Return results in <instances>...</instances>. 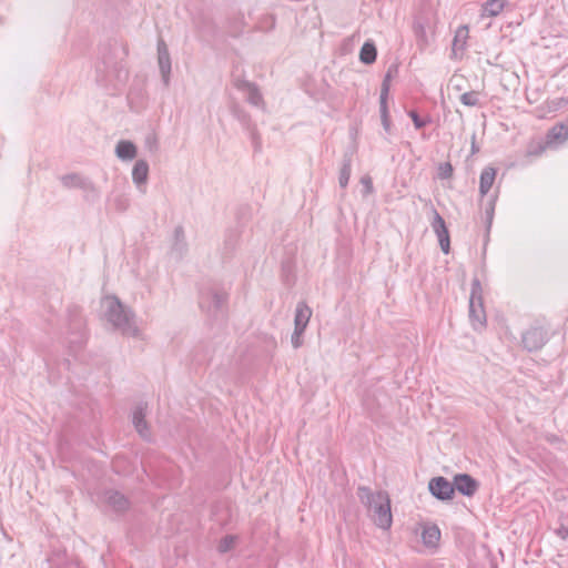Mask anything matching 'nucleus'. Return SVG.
Listing matches in <instances>:
<instances>
[{
    "instance_id": "obj_1",
    "label": "nucleus",
    "mask_w": 568,
    "mask_h": 568,
    "mask_svg": "<svg viewBox=\"0 0 568 568\" xmlns=\"http://www.w3.org/2000/svg\"><path fill=\"white\" fill-rule=\"evenodd\" d=\"M105 321L123 336L142 338L134 312L123 305L116 296L108 295L101 300Z\"/></svg>"
},
{
    "instance_id": "obj_2",
    "label": "nucleus",
    "mask_w": 568,
    "mask_h": 568,
    "mask_svg": "<svg viewBox=\"0 0 568 568\" xmlns=\"http://www.w3.org/2000/svg\"><path fill=\"white\" fill-rule=\"evenodd\" d=\"M357 496L361 503L367 507L375 525L388 530L393 523L388 494L385 491L373 493L367 487H358Z\"/></svg>"
},
{
    "instance_id": "obj_3",
    "label": "nucleus",
    "mask_w": 568,
    "mask_h": 568,
    "mask_svg": "<svg viewBox=\"0 0 568 568\" xmlns=\"http://www.w3.org/2000/svg\"><path fill=\"white\" fill-rule=\"evenodd\" d=\"M469 318L475 329H480L486 324V314L483 305V288L479 280L477 278L471 283Z\"/></svg>"
},
{
    "instance_id": "obj_4",
    "label": "nucleus",
    "mask_w": 568,
    "mask_h": 568,
    "mask_svg": "<svg viewBox=\"0 0 568 568\" xmlns=\"http://www.w3.org/2000/svg\"><path fill=\"white\" fill-rule=\"evenodd\" d=\"M432 227L438 239L443 253L448 254L450 248L449 233L444 219L436 210L433 211Z\"/></svg>"
},
{
    "instance_id": "obj_5",
    "label": "nucleus",
    "mask_w": 568,
    "mask_h": 568,
    "mask_svg": "<svg viewBox=\"0 0 568 568\" xmlns=\"http://www.w3.org/2000/svg\"><path fill=\"white\" fill-rule=\"evenodd\" d=\"M430 494L440 500H449L454 495V486L445 477H435L429 480Z\"/></svg>"
},
{
    "instance_id": "obj_6",
    "label": "nucleus",
    "mask_w": 568,
    "mask_h": 568,
    "mask_svg": "<svg viewBox=\"0 0 568 568\" xmlns=\"http://www.w3.org/2000/svg\"><path fill=\"white\" fill-rule=\"evenodd\" d=\"M158 63L165 85L170 83L171 58L166 43L163 40L158 42Z\"/></svg>"
},
{
    "instance_id": "obj_7",
    "label": "nucleus",
    "mask_w": 568,
    "mask_h": 568,
    "mask_svg": "<svg viewBox=\"0 0 568 568\" xmlns=\"http://www.w3.org/2000/svg\"><path fill=\"white\" fill-rule=\"evenodd\" d=\"M547 339V333L540 327H534L528 329L523 336L524 346L532 352L540 349Z\"/></svg>"
},
{
    "instance_id": "obj_8",
    "label": "nucleus",
    "mask_w": 568,
    "mask_h": 568,
    "mask_svg": "<svg viewBox=\"0 0 568 568\" xmlns=\"http://www.w3.org/2000/svg\"><path fill=\"white\" fill-rule=\"evenodd\" d=\"M440 529L435 524H420V537L424 546L435 550L439 546Z\"/></svg>"
},
{
    "instance_id": "obj_9",
    "label": "nucleus",
    "mask_w": 568,
    "mask_h": 568,
    "mask_svg": "<svg viewBox=\"0 0 568 568\" xmlns=\"http://www.w3.org/2000/svg\"><path fill=\"white\" fill-rule=\"evenodd\" d=\"M454 490L457 489L462 495L473 496L478 488L477 481L467 474H458L454 477Z\"/></svg>"
},
{
    "instance_id": "obj_10",
    "label": "nucleus",
    "mask_w": 568,
    "mask_h": 568,
    "mask_svg": "<svg viewBox=\"0 0 568 568\" xmlns=\"http://www.w3.org/2000/svg\"><path fill=\"white\" fill-rule=\"evenodd\" d=\"M146 416V406L145 405H139L132 414V423L136 429V432L140 434L141 437L149 439L150 438V429L148 426V423L145 420Z\"/></svg>"
},
{
    "instance_id": "obj_11",
    "label": "nucleus",
    "mask_w": 568,
    "mask_h": 568,
    "mask_svg": "<svg viewBox=\"0 0 568 568\" xmlns=\"http://www.w3.org/2000/svg\"><path fill=\"white\" fill-rule=\"evenodd\" d=\"M312 317V310L305 302H300L295 308L294 329L305 332L310 320Z\"/></svg>"
},
{
    "instance_id": "obj_12",
    "label": "nucleus",
    "mask_w": 568,
    "mask_h": 568,
    "mask_svg": "<svg viewBox=\"0 0 568 568\" xmlns=\"http://www.w3.org/2000/svg\"><path fill=\"white\" fill-rule=\"evenodd\" d=\"M236 87L246 94L247 101L251 104H253L255 106L263 105L262 94L260 93V91L255 84H253L251 82H246V81H241L236 84Z\"/></svg>"
},
{
    "instance_id": "obj_13",
    "label": "nucleus",
    "mask_w": 568,
    "mask_h": 568,
    "mask_svg": "<svg viewBox=\"0 0 568 568\" xmlns=\"http://www.w3.org/2000/svg\"><path fill=\"white\" fill-rule=\"evenodd\" d=\"M497 171L493 166H486L483 169L479 178V194L484 197L491 189Z\"/></svg>"
},
{
    "instance_id": "obj_14",
    "label": "nucleus",
    "mask_w": 568,
    "mask_h": 568,
    "mask_svg": "<svg viewBox=\"0 0 568 568\" xmlns=\"http://www.w3.org/2000/svg\"><path fill=\"white\" fill-rule=\"evenodd\" d=\"M138 154V149L133 142L121 140L115 146V155L122 161H131Z\"/></svg>"
},
{
    "instance_id": "obj_15",
    "label": "nucleus",
    "mask_w": 568,
    "mask_h": 568,
    "mask_svg": "<svg viewBox=\"0 0 568 568\" xmlns=\"http://www.w3.org/2000/svg\"><path fill=\"white\" fill-rule=\"evenodd\" d=\"M568 140V121L554 125L547 134V144L564 143Z\"/></svg>"
},
{
    "instance_id": "obj_16",
    "label": "nucleus",
    "mask_w": 568,
    "mask_h": 568,
    "mask_svg": "<svg viewBox=\"0 0 568 568\" xmlns=\"http://www.w3.org/2000/svg\"><path fill=\"white\" fill-rule=\"evenodd\" d=\"M226 301V294L219 293L214 291H209L204 293L201 297L202 307H211L220 308Z\"/></svg>"
},
{
    "instance_id": "obj_17",
    "label": "nucleus",
    "mask_w": 568,
    "mask_h": 568,
    "mask_svg": "<svg viewBox=\"0 0 568 568\" xmlns=\"http://www.w3.org/2000/svg\"><path fill=\"white\" fill-rule=\"evenodd\" d=\"M149 175V164L145 160H138L132 170V180L140 187L146 183Z\"/></svg>"
},
{
    "instance_id": "obj_18",
    "label": "nucleus",
    "mask_w": 568,
    "mask_h": 568,
    "mask_svg": "<svg viewBox=\"0 0 568 568\" xmlns=\"http://www.w3.org/2000/svg\"><path fill=\"white\" fill-rule=\"evenodd\" d=\"M105 503L115 511H123L129 508V500L119 491H106Z\"/></svg>"
},
{
    "instance_id": "obj_19",
    "label": "nucleus",
    "mask_w": 568,
    "mask_h": 568,
    "mask_svg": "<svg viewBox=\"0 0 568 568\" xmlns=\"http://www.w3.org/2000/svg\"><path fill=\"white\" fill-rule=\"evenodd\" d=\"M507 0H487L483 4V17H497L505 8Z\"/></svg>"
},
{
    "instance_id": "obj_20",
    "label": "nucleus",
    "mask_w": 568,
    "mask_h": 568,
    "mask_svg": "<svg viewBox=\"0 0 568 568\" xmlns=\"http://www.w3.org/2000/svg\"><path fill=\"white\" fill-rule=\"evenodd\" d=\"M377 51L373 42H365L359 52V60L365 64H371L376 60Z\"/></svg>"
},
{
    "instance_id": "obj_21",
    "label": "nucleus",
    "mask_w": 568,
    "mask_h": 568,
    "mask_svg": "<svg viewBox=\"0 0 568 568\" xmlns=\"http://www.w3.org/2000/svg\"><path fill=\"white\" fill-rule=\"evenodd\" d=\"M468 38V28L466 26L459 27L455 33L453 41V50H464Z\"/></svg>"
},
{
    "instance_id": "obj_22",
    "label": "nucleus",
    "mask_w": 568,
    "mask_h": 568,
    "mask_svg": "<svg viewBox=\"0 0 568 568\" xmlns=\"http://www.w3.org/2000/svg\"><path fill=\"white\" fill-rule=\"evenodd\" d=\"M351 179V163L345 162L341 169L338 182L341 187H346Z\"/></svg>"
},
{
    "instance_id": "obj_23",
    "label": "nucleus",
    "mask_w": 568,
    "mask_h": 568,
    "mask_svg": "<svg viewBox=\"0 0 568 568\" xmlns=\"http://www.w3.org/2000/svg\"><path fill=\"white\" fill-rule=\"evenodd\" d=\"M460 101L466 106H475L478 104V93L475 91L465 92L462 94Z\"/></svg>"
},
{
    "instance_id": "obj_24",
    "label": "nucleus",
    "mask_w": 568,
    "mask_h": 568,
    "mask_svg": "<svg viewBox=\"0 0 568 568\" xmlns=\"http://www.w3.org/2000/svg\"><path fill=\"white\" fill-rule=\"evenodd\" d=\"M303 334H304L303 331H298V329L293 331L292 336H291V344H292L293 348L297 349L303 345V343H304Z\"/></svg>"
},
{
    "instance_id": "obj_25",
    "label": "nucleus",
    "mask_w": 568,
    "mask_h": 568,
    "mask_svg": "<svg viewBox=\"0 0 568 568\" xmlns=\"http://www.w3.org/2000/svg\"><path fill=\"white\" fill-rule=\"evenodd\" d=\"M235 538L232 536L224 537L219 544V551L226 552L234 546Z\"/></svg>"
},
{
    "instance_id": "obj_26",
    "label": "nucleus",
    "mask_w": 568,
    "mask_h": 568,
    "mask_svg": "<svg viewBox=\"0 0 568 568\" xmlns=\"http://www.w3.org/2000/svg\"><path fill=\"white\" fill-rule=\"evenodd\" d=\"M361 183L364 187V195L372 194L374 192L373 181L369 175H364L361 179Z\"/></svg>"
},
{
    "instance_id": "obj_27",
    "label": "nucleus",
    "mask_w": 568,
    "mask_h": 568,
    "mask_svg": "<svg viewBox=\"0 0 568 568\" xmlns=\"http://www.w3.org/2000/svg\"><path fill=\"white\" fill-rule=\"evenodd\" d=\"M414 32L418 39H420L424 43L427 42V36L425 27L422 23L414 24Z\"/></svg>"
},
{
    "instance_id": "obj_28",
    "label": "nucleus",
    "mask_w": 568,
    "mask_h": 568,
    "mask_svg": "<svg viewBox=\"0 0 568 568\" xmlns=\"http://www.w3.org/2000/svg\"><path fill=\"white\" fill-rule=\"evenodd\" d=\"M381 111V119L383 128L386 132H389L390 130V120H389V113L388 110H379Z\"/></svg>"
},
{
    "instance_id": "obj_29",
    "label": "nucleus",
    "mask_w": 568,
    "mask_h": 568,
    "mask_svg": "<svg viewBox=\"0 0 568 568\" xmlns=\"http://www.w3.org/2000/svg\"><path fill=\"white\" fill-rule=\"evenodd\" d=\"M389 91H383L381 90L379 95V110H388L387 106V99H388Z\"/></svg>"
},
{
    "instance_id": "obj_30",
    "label": "nucleus",
    "mask_w": 568,
    "mask_h": 568,
    "mask_svg": "<svg viewBox=\"0 0 568 568\" xmlns=\"http://www.w3.org/2000/svg\"><path fill=\"white\" fill-rule=\"evenodd\" d=\"M409 116L412 118L416 129H420V128L425 126L426 122L420 120L418 114L415 111H410Z\"/></svg>"
},
{
    "instance_id": "obj_31",
    "label": "nucleus",
    "mask_w": 568,
    "mask_h": 568,
    "mask_svg": "<svg viewBox=\"0 0 568 568\" xmlns=\"http://www.w3.org/2000/svg\"><path fill=\"white\" fill-rule=\"evenodd\" d=\"M453 173V168L449 163H445L440 165V176L442 178H449Z\"/></svg>"
},
{
    "instance_id": "obj_32",
    "label": "nucleus",
    "mask_w": 568,
    "mask_h": 568,
    "mask_svg": "<svg viewBox=\"0 0 568 568\" xmlns=\"http://www.w3.org/2000/svg\"><path fill=\"white\" fill-rule=\"evenodd\" d=\"M390 75L389 74H386L384 80H383V83H382V89L383 91H389L390 89Z\"/></svg>"
},
{
    "instance_id": "obj_33",
    "label": "nucleus",
    "mask_w": 568,
    "mask_h": 568,
    "mask_svg": "<svg viewBox=\"0 0 568 568\" xmlns=\"http://www.w3.org/2000/svg\"><path fill=\"white\" fill-rule=\"evenodd\" d=\"M77 179L78 178L75 175H68L62 179V182L64 185L70 186L73 184L74 180H77Z\"/></svg>"
},
{
    "instance_id": "obj_34",
    "label": "nucleus",
    "mask_w": 568,
    "mask_h": 568,
    "mask_svg": "<svg viewBox=\"0 0 568 568\" xmlns=\"http://www.w3.org/2000/svg\"><path fill=\"white\" fill-rule=\"evenodd\" d=\"M478 151H479V149L476 145V139H475V135H474L473 140H471V154H476Z\"/></svg>"
},
{
    "instance_id": "obj_35",
    "label": "nucleus",
    "mask_w": 568,
    "mask_h": 568,
    "mask_svg": "<svg viewBox=\"0 0 568 568\" xmlns=\"http://www.w3.org/2000/svg\"><path fill=\"white\" fill-rule=\"evenodd\" d=\"M558 535L561 537V538H566L568 536V529L567 528H560L558 530Z\"/></svg>"
},
{
    "instance_id": "obj_36",
    "label": "nucleus",
    "mask_w": 568,
    "mask_h": 568,
    "mask_svg": "<svg viewBox=\"0 0 568 568\" xmlns=\"http://www.w3.org/2000/svg\"><path fill=\"white\" fill-rule=\"evenodd\" d=\"M493 213H494V205L491 204L489 210H487V215L489 217V221H491V217H493Z\"/></svg>"
}]
</instances>
